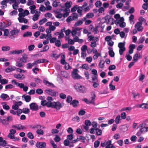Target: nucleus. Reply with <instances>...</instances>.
I'll return each mask as SVG.
<instances>
[{
    "label": "nucleus",
    "mask_w": 148,
    "mask_h": 148,
    "mask_svg": "<svg viewBox=\"0 0 148 148\" xmlns=\"http://www.w3.org/2000/svg\"><path fill=\"white\" fill-rule=\"evenodd\" d=\"M41 104L43 106H46L48 108L51 107L56 109L57 110H59L63 106L62 104L58 101L51 102L47 101L45 100L41 101Z\"/></svg>",
    "instance_id": "nucleus-1"
},
{
    "label": "nucleus",
    "mask_w": 148,
    "mask_h": 148,
    "mask_svg": "<svg viewBox=\"0 0 148 148\" xmlns=\"http://www.w3.org/2000/svg\"><path fill=\"white\" fill-rule=\"evenodd\" d=\"M140 22H137L135 25V27L137 29L138 32H142L143 28L142 26L143 22L145 23L146 21L145 19L142 17H140L139 18Z\"/></svg>",
    "instance_id": "nucleus-2"
},
{
    "label": "nucleus",
    "mask_w": 148,
    "mask_h": 148,
    "mask_svg": "<svg viewBox=\"0 0 148 148\" xmlns=\"http://www.w3.org/2000/svg\"><path fill=\"white\" fill-rule=\"evenodd\" d=\"M74 88L77 91L80 93H85L86 92V89L85 87L79 84L75 85Z\"/></svg>",
    "instance_id": "nucleus-3"
},
{
    "label": "nucleus",
    "mask_w": 148,
    "mask_h": 148,
    "mask_svg": "<svg viewBox=\"0 0 148 148\" xmlns=\"http://www.w3.org/2000/svg\"><path fill=\"white\" fill-rule=\"evenodd\" d=\"M125 42H119L118 44V46L120 49L119 53L120 55L123 54V51L125 50Z\"/></svg>",
    "instance_id": "nucleus-4"
},
{
    "label": "nucleus",
    "mask_w": 148,
    "mask_h": 148,
    "mask_svg": "<svg viewBox=\"0 0 148 148\" xmlns=\"http://www.w3.org/2000/svg\"><path fill=\"white\" fill-rule=\"evenodd\" d=\"M45 92L49 95H51L53 97H56L58 95V92L54 91L53 90L50 89L45 90Z\"/></svg>",
    "instance_id": "nucleus-5"
},
{
    "label": "nucleus",
    "mask_w": 148,
    "mask_h": 148,
    "mask_svg": "<svg viewBox=\"0 0 148 148\" xmlns=\"http://www.w3.org/2000/svg\"><path fill=\"white\" fill-rule=\"evenodd\" d=\"M77 69H74L72 73V77L74 79H78L82 78V77L77 74Z\"/></svg>",
    "instance_id": "nucleus-6"
},
{
    "label": "nucleus",
    "mask_w": 148,
    "mask_h": 148,
    "mask_svg": "<svg viewBox=\"0 0 148 148\" xmlns=\"http://www.w3.org/2000/svg\"><path fill=\"white\" fill-rule=\"evenodd\" d=\"M30 109L33 111H36L38 109V106L36 103H32L29 105Z\"/></svg>",
    "instance_id": "nucleus-7"
},
{
    "label": "nucleus",
    "mask_w": 148,
    "mask_h": 148,
    "mask_svg": "<svg viewBox=\"0 0 148 148\" xmlns=\"http://www.w3.org/2000/svg\"><path fill=\"white\" fill-rule=\"evenodd\" d=\"M36 146L38 148H45L46 144L45 142H37L36 145Z\"/></svg>",
    "instance_id": "nucleus-8"
},
{
    "label": "nucleus",
    "mask_w": 148,
    "mask_h": 148,
    "mask_svg": "<svg viewBox=\"0 0 148 148\" xmlns=\"http://www.w3.org/2000/svg\"><path fill=\"white\" fill-rule=\"evenodd\" d=\"M91 97L90 98V100H89L90 103L95 104V101L96 96L94 92H92L91 93Z\"/></svg>",
    "instance_id": "nucleus-9"
},
{
    "label": "nucleus",
    "mask_w": 148,
    "mask_h": 148,
    "mask_svg": "<svg viewBox=\"0 0 148 148\" xmlns=\"http://www.w3.org/2000/svg\"><path fill=\"white\" fill-rule=\"evenodd\" d=\"M14 77L19 80H23L25 77L24 75L22 74H14Z\"/></svg>",
    "instance_id": "nucleus-10"
},
{
    "label": "nucleus",
    "mask_w": 148,
    "mask_h": 148,
    "mask_svg": "<svg viewBox=\"0 0 148 148\" xmlns=\"http://www.w3.org/2000/svg\"><path fill=\"white\" fill-rule=\"evenodd\" d=\"M24 52V50L22 49L19 50H15L11 51L10 52V54H19Z\"/></svg>",
    "instance_id": "nucleus-11"
},
{
    "label": "nucleus",
    "mask_w": 148,
    "mask_h": 148,
    "mask_svg": "<svg viewBox=\"0 0 148 148\" xmlns=\"http://www.w3.org/2000/svg\"><path fill=\"white\" fill-rule=\"evenodd\" d=\"M27 55L25 53H24L22 56V57L20 58L19 60L20 61L24 63H26L27 62Z\"/></svg>",
    "instance_id": "nucleus-12"
},
{
    "label": "nucleus",
    "mask_w": 148,
    "mask_h": 148,
    "mask_svg": "<svg viewBox=\"0 0 148 148\" xmlns=\"http://www.w3.org/2000/svg\"><path fill=\"white\" fill-rule=\"evenodd\" d=\"M40 12L39 11H36L35 14L33 16L32 19L34 21H37L38 19V17L40 16Z\"/></svg>",
    "instance_id": "nucleus-13"
},
{
    "label": "nucleus",
    "mask_w": 148,
    "mask_h": 148,
    "mask_svg": "<svg viewBox=\"0 0 148 148\" xmlns=\"http://www.w3.org/2000/svg\"><path fill=\"white\" fill-rule=\"evenodd\" d=\"M16 69V67L15 66H9L5 70V71L6 72L8 73L15 70Z\"/></svg>",
    "instance_id": "nucleus-14"
},
{
    "label": "nucleus",
    "mask_w": 148,
    "mask_h": 148,
    "mask_svg": "<svg viewBox=\"0 0 148 148\" xmlns=\"http://www.w3.org/2000/svg\"><path fill=\"white\" fill-rule=\"evenodd\" d=\"M79 103V101L77 100L74 99L70 103V105H72L73 107L76 108L78 106Z\"/></svg>",
    "instance_id": "nucleus-15"
},
{
    "label": "nucleus",
    "mask_w": 148,
    "mask_h": 148,
    "mask_svg": "<svg viewBox=\"0 0 148 148\" xmlns=\"http://www.w3.org/2000/svg\"><path fill=\"white\" fill-rule=\"evenodd\" d=\"M43 83L45 85H47L48 87H51V88H54L55 87V86L53 84L49 82L48 81L46 80H44Z\"/></svg>",
    "instance_id": "nucleus-16"
},
{
    "label": "nucleus",
    "mask_w": 148,
    "mask_h": 148,
    "mask_svg": "<svg viewBox=\"0 0 148 148\" xmlns=\"http://www.w3.org/2000/svg\"><path fill=\"white\" fill-rule=\"evenodd\" d=\"M108 49H109V51H108V54L111 57H114V56L115 53L113 51L112 48L109 47L108 48Z\"/></svg>",
    "instance_id": "nucleus-17"
},
{
    "label": "nucleus",
    "mask_w": 148,
    "mask_h": 148,
    "mask_svg": "<svg viewBox=\"0 0 148 148\" xmlns=\"http://www.w3.org/2000/svg\"><path fill=\"white\" fill-rule=\"evenodd\" d=\"M19 87L21 88H23V90L25 92H26L28 89V87L24 86L23 83H21Z\"/></svg>",
    "instance_id": "nucleus-18"
},
{
    "label": "nucleus",
    "mask_w": 148,
    "mask_h": 148,
    "mask_svg": "<svg viewBox=\"0 0 148 148\" xmlns=\"http://www.w3.org/2000/svg\"><path fill=\"white\" fill-rule=\"evenodd\" d=\"M32 35V34L31 32H25L23 35V37L24 38L27 37H30Z\"/></svg>",
    "instance_id": "nucleus-19"
},
{
    "label": "nucleus",
    "mask_w": 148,
    "mask_h": 148,
    "mask_svg": "<svg viewBox=\"0 0 148 148\" xmlns=\"http://www.w3.org/2000/svg\"><path fill=\"white\" fill-rule=\"evenodd\" d=\"M95 130L96 131V133L97 136H100L102 134V130L97 128H96L95 129Z\"/></svg>",
    "instance_id": "nucleus-20"
},
{
    "label": "nucleus",
    "mask_w": 148,
    "mask_h": 148,
    "mask_svg": "<svg viewBox=\"0 0 148 148\" xmlns=\"http://www.w3.org/2000/svg\"><path fill=\"white\" fill-rule=\"evenodd\" d=\"M36 61L38 64L43 63L44 62L48 63L49 62V61L44 59L38 60Z\"/></svg>",
    "instance_id": "nucleus-21"
},
{
    "label": "nucleus",
    "mask_w": 148,
    "mask_h": 148,
    "mask_svg": "<svg viewBox=\"0 0 148 148\" xmlns=\"http://www.w3.org/2000/svg\"><path fill=\"white\" fill-rule=\"evenodd\" d=\"M19 32V30L16 29V30H12L10 32V33L12 36H14V35H17Z\"/></svg>",
    "instance_id": "nucleus-22"
},
{
    "label": "nucleus",
    "mask_w": 148,
    "mask_h": 148,
    "mask_svg": "<svg viewBox=\"0 0 148 148\" xmlns=\"http://www.w3.org/2000/svg\"><path fill=\"white\" fill-rule=\"evenodd\" d=\"M111 141L110 140L108 141L106 143L107 146H106L105 148H111L112 147L113 145L111 143Z\"/></svg>",
    "instance_id": "nucleus-23"
},
{
    "label": "nucleus",
    "mask_w": 148,
    "mask_h": 148,
    "mask_svg": "<svg viewBox=\"0 0 148 148\" xmlns=\"http://www.w3.org/2000/svg\"><path fill=\"white\" fill-rule=\"evenodd\" d=\"M105 61L103 60H101L99 64V68L102 69L104 66Z\"/></svg>",
    "instance_id": "nucleus-24"
},
{
    "label": "nucleus",
    "mask_w": 148,
    "mask_h": 148,
    "mask_svg": "<svg viewBox=\"0 0 148 148\" xmlns=\"http://www.w3.org/2000/svg\"><path fill=\"white\" fill-rule=\"evenodd\" d=\"M10 47L9 46H3L1 47V50L3 51H6L10 50Z\"/></svg>",
    "instance_id": "nucleus-25"
},
{
    "label": "nucleus",
    "mask_w": 148,
    "mask_h": 148,
    "mask_svg": "<svg viewBox=\"0 0 148 148\" xmlns=\"http://www.w3.org/2000/svg\"><path fill=\"white\" fill-rule=\"evenodd\" d=\"M138 58V54L137 53L135 54L133 57V61L134 62H136L137 61Z\"/></svg>",
    "instance_id": "nucleus-26"
},
{
    "label": "nucleus",
    "mask_w": 148,
    "mask_h": 148,
    "mask_svg": "<svg viewBox=\"0 0 148 148\" xmlns=\"http://www.w3.org/2000/svg\"><path fill=\"white\" fill-rule=\"evenodd\" d=\"M148 127H143L141 128L140 130V131L142 133H144L148 131Z\"/></svg>",
    "instance_id": "nucleus-27"
},
{
    "label": "nucleus",
    "mask_w": 148,
    "mask_h": 148,
    "mask_svg": "<svg viewBox=\"0 0 148 148\" xmlns=\"http://www.w3.org/2000/svg\"><path fill=\"white\" fill-rule=\"evenodd\" d=\"M22 62L18 61L16 63V66L19 67H22L24 64Z\"/></svg>",
    "instance_id": "nucleus-28"
},
{
    "label": "nucleus",
    "mask_w": 148,
    "mask_h": 148,
    "mask_svg": "<svg viewBox=\"0 0 148 148\" xmlns=\"http://www.w3.org/2000/svg\"><path fill=\"white\" fill-rule=\"evenodd\" d=\"M24 96V98L25 99V101L27 102H29L31 99V98L29 96L27 95L26 96H24V95H23V97Z\"/></svg>",
    "instance_id": "nucleus-29"
},
{
    "label": "nucleus",
    "mask_w": 148,
    "mask_h": 148,
    "mask_svg": "<svg viewBox=\"0 0 148 148\" xmlns=\"http://www.w3.org/2000/svg\"><path fill=\"white\" fill-rule=\"evenodd\" d=\"M78 16V15L77 13H74L73 16H72V20L75 21L77 20Z\"/></svg>",
    "instance_id": "nucleus-30"
},
{
    "label": "nucleus",
    "mask_w": 148,
    "mask_h": 148,
    "mask_svg": "<svg viewBox=\"0 0 148 148\" xmlns=\"http://www.w3.org/2000/svg\"><path fill=\"white\" fill-rule=\"evenodd\" d=\"M139 106L140 108L144 109H148V106L147 104L143 103L141 105H139Z\"/></svg>",
    "instance_id": "nucleus-31"
},
{
    "label": "nucleus",
    "mask_w": 148,
    "mask_h": 148,
    "mask_svg": "<svg viewBox=\"0 0 148 148\" xmlns=\"http://www.w3.org/2000/svg\"><path fill=\"white\" fill-rule=\"evenodd\" d=\"M47 21V19L46 18H43V19L40 20L38 23L39 24L42 25Z\"/></svg>",
    "instance_id": "nucleus-32"
},
{
    "label": "nucleus",
    "mask_w": 148,
    "mask_h": 148,
    "mask_svg": "<svg viewBox=\"0 0 148 148\" xmlns=\"http://www.w3.org/2000/svg\"><path fill=\"white\" fill-rule=\"evenodd\" d=\"M65 6L66 8H65L64 9V11H67L69 10V8H70L71 7V6L70 4V3H67L66 2L65 3Z\"/></svg>",
    "instance_id": "nucleus-33"
},
{
    "label": "nucleus",
    "mask_w": 148,
    "mask_h": 148,
    "mask_svg": "<svg viewBox=\"0 0 148 148\" xmlns=\"http://www.w3.org/2000/svg\"><path fill=\"white\" fill-rule=\"evenodd\" d=\"M22 112L24 114H28L30 112V110L29 108H24L22 109Z\"/></svg>",
    "instance_id": "nucleus-34"
},
{
    "label": "nucleus",
    "mask_w": 148,
    "mask_h": 148,
    "mask_svg": "<svg viewBox=\"0 0 148 148\" xmlns=\"http://www.w3.org/2000/svg\"><path fill=\"white\" fill-rule=\"evenodd\" d=\"M9 96L8 95L3 93L0 96V98L2 99L3 100H5Z\"/></svg>",
    "instance_id": "nucleus-35"
},
{
    "label": "nucleus",
    "mask_w": 148,
    "mask_h": 148,
    "mask_svg": "<svg viewBox=\"0 0 148 148\" xmlns=\"http://www.w3.org/2000/svg\"><path fill=\"white\" fill-rule=\"evenodd\" d=\"M82 23V21L81 20H79L75 24L74 26L75 27H77L81 25Z\"/></svg>",
    "instance_id": "nucleus-36"
},
{
    "label": "nucleus",
    "mask_w": 148,
    "mask_h": 148,
    "mask_svg": "<svg viewBox=\"0 0 148 148\" xmlns=\"http://www.w3.org/2000/svg\"><path fill=\"white\" fill-rule=\"evenodd\" d=\"M94 16L93 13H88L86 15V17L88 18H91Z\"/></svg>",
    "instance_id": "nucleus-37"
},
{
    "label": "nucleus",
    "mask_w": 148,
    "mask_h": 148,
    "mask_svg": "<svg viewBox=\"0 0 148 148\" xmlns=\"http://www.w3.org/2000/svg\"><path fill=\"white\" fill-rule=\"evenodd\" d=\"M21 124H16L12 126V127L13 128H16L17 130H21L20 127Z\"/></svg>",
    "instance_id": "nucleus-38"
},
{
    "label": "nucleus",
    "mask_w": 148,
    "mask_h": 148,
    "mask_svg": "<svg viewBox=\"0 0 148 148\" xmlns=\"http://www.w3.org/2000/svg\"><path fill=\"white\" fill-rule=\"evenodd\" d=\"M79 68H83V69L88 70L89 69V67L88 64H83L82 66H80Z\"/></svg>",
    "instance_id": "nucleus-39"
},
{
    "label": "nucleus",
    "mask_w": 148,
    "mask_h": 148,
    "mask_svg": "<svg viewBox=\"0 0 148 148\" xmlns=\"http://www.w3.org/2000/svg\"><path fill=\"white\" fill-rule=\"evenodd\" d=\"M27 136L30 139H33L34 138L33 134L31 132H29L27 134Z\"/></svg>",
    "instance_id": "nucleus-40"
},
{
    "label": "nucleus",
    "mask_w": 148,
    "mask_h": 148,
    "mask_svg": "<svg viewBox=\"0 0 148 148\" xmlns=\"http://www.w3.org/2000/svg\"><path fill=\"white\" fill-rule=\"evenodd\" d=\"M36 132L38 135H43L44 133L43 130L40 129H38L36 130Z\"/></svg>",
    "instance_id": "nucleus-41"
},
{
    "label": "nucleus",
    "mask_w": 148,
    "mask_h": 148,
    "mask_svg": "<svg viewBox=\"0 0 148 148\" xmlns=\"http://www.w3.org/2000/svg\"><path fill=\"white\" fill-rule=\"evenodd\" d=\"M72 97L70 95H69L68 96H67V97L66 101L67 102L70 103H71V101H72Z\"/></svg>",
    "instance_id": "nucleus-42"
},
{
    "label": "nucleus",
    "mask_w": 148,
    "mask_h": 148,
    "mask_svg": "<svg viewBox=\"0 0 148 148\" xmlns=\"http://www.w3.org/2000/svg\"><path fill=\"white\" fill-rule=\"evenodd\" d=\"M54 140L55 142H58L60 140L61 138L58 135H56L55 137L54 138Z\"/></svg>",
    "instance_id": "nucleus-43"
},
{
    "label": "nucleus",
    "mask_w": 148,
    "mask_h": 148,
    "mask_svg": "<svg viewBox=\"0 0 148 148\" xmlns=\"http://www.w3.org/2000/svg\"><path fill=\"white\" fill-rule=\"evenodd\" d=\"M120 115H118L116 116L115 120L116 124H118L119 123V121L120 120Z\"/></svg>",
    "instance_id": "nucleus-44"
},
{
    "label": "nucleus",
    "mask_w": 148,
    "mask_h": 148,
    "mask_svg": "<svg viewBox=\"0 0 148 148\" xmlns=\"http://www.w3.org/2000/svg\"><path fill=\"white\" fill-rule=\"evenodd\" d=\"M3 108L6 110H8L10 109V106L7 104H5L3 105Z\"/></svg>",
    "instance_id": "nucleus-45"
},
{
    "label": "nucleus",
    "mask_w": 148,
    "mask_h": 148,
    "mask_svg": "<svg viewBox=\"0 0 148 148\" xmlns=\"http://www.w3.org/2000/svg\"><path fill=\"white\" fill-rule=\"evenodd\" d=\"M142 8L145 10H146L148 8V3H144L142 5Z\"/></svg>",
    "instance_id": "nucleus-46"
},
{
    "label": "nucleus",
    "mask_w": 148,
    "mask_h": 148,
    "mask_svg": "<svg viewBox=\"0 0 148 148\" xmlns=\"http://www.w3.org/2000/svg\"><path fill=\"white\" fill-rule=\"evenodd\" d=\"M102 5L101 2L100 1H97L95 3V5L97 8H99Z\"/></svg>",
    "instance_id": "nucleus-47"
},
{
    "label": "nucleus",
    "mask_w": 148,
    "mask_h": 148,
    "mask_svg": "<svg viewBox=\"0 0 148 148\" xmlns=\"http://www.w3.org/2000/svg\"><path fill=\"white\" fill-rule=\"evenodd\" d=\"M100 144V141L98 140L95 141L94 143V147L96 148L98 147Z\"/></svg>",
    "instance_id": "nucleus-48"
},
{
    "label": "nucleus",
    "mask_w": 148,
    "mask_h": 148,
    "mask_svg": "<svg viewBox=\"0 0 148 148\" xmlns=\"http://www.w3.org/2000/svg\"><path fill=\"white\" fill-rule=\"evenodd\" d=\"M7 142L5 140H3L2 141L0 142V145L2 147L5 146Z\"/></svg>",
    "instance_id": "nucleus-49"
},
{
    "label": "nucleus",
    "mask_w": 148,
    "mask_h": 148,
    "mask_svg": "<svg viewBox=\"0 0 148 148\" xmlns=\"http://www.w3.org/2000/svg\"><path fill=\"white\" fill-rule=\"evenodd\" d=\"M18 105H17L16 103L15 102L14 103V104L12 105V109L14 110H17L19 108L18 106Z\"/></svg>",
    "instance_id": "nucleus-50"
},
{
    "label": "nucleus",
    "mask_w": 148,
    "mask_h": 148,
    "mask_svg": "<svg viewBox=\"0 0 148 148\" xmlns=\"http://www.w3.org/2000/svg\"><path fill=\"white\" fill-rule=\"evenodd\" d=\"M87 49V47L86 45H84L82 46L81 48V50L83 52H85Z\"/></svg>",
    "instance_id": "nucleus-51"
},
{
    "label": "nucleus",
    "mask_w": 148,
    "mask_h": 148,
    "mask_svg": "<svg viewBox=\"0 0 148 148\" xmlns=\"http://www.w3.org/2000/svg\"><path fill=\"white\" fill-rule=\"evenodd\" d=\"M70 141L68 139H66L64 141V145L67 146L69 145Z\"/></svg>",
    "instance_id": "nucleus-52"
},
{
    "label": "nucleus",
    "mask_w": 148,
    "mask_h": 148,
    "mask_svg": "<svg viewBox=\"0 0 148 148\" xmlns=\"http://www.w3.org/2000/svg\"><path fill=\"white\" fill-rule=\"evenodd\" d=\"M49 47L48 45H45L43 47V50H41L40 51V52H42L46 51L49 49Z\"/></svg>",
    "instance_id": "nucleus-53"
},
{
    "label": "nucleus",
    "mask_w": 148,
    "mask_h": 148,
    "mask_svg": "<svg viewBox=\"0 0 148 148\" xmlns=\"http://www.w3.org/2000/svg\"><path fill=\"white\" fill-rule=\"evenodd\" d=\"M85 124L86 125L89 126L91 125V123L89 120H86L85 121Z\"/></svg>",
    "instance_id": "nucleus-54"
},
{
    "label": "nucleus",
    "mask_w": 148,
    "mask_h": 148,
    "mask_svg": "<svg viewBox=\"0 0 148 148\" xmlns=\"http://www.w3.org/2000/svg\"><path fill=\"white\" fill-rule=\"evenodd\" d=\"M83 8L82 7H79L77 8V12L79 13L80 16L82 15V11Z\"/></svg>",
    "instance_id": "nucleus-55"
},
{
    "label": "nucleus",
    "mask_w": 148,
    "mask_h": 148,
    "mask_svg": "<svg viewBox=\"0 0 148 148\" xmlns=\"http://www.w3.org/2000/svg\"><path fill=\"white\" fill-rule=\"evenodd\" d=\"M1 84H6L8 83V81L6 79H2L1 81Z\"/></svg>",
    "instance_id": "nucleus-56"
},
{
    "label": "nucleus",
    "mask_w": 148,
    "mask_h": 148,
    "mask_svg": "<svg viewBox=\"0 0 148 148\" xmlns=\"http://www.w3.org/2000/svg\"><path fill=\"white\" fill-rule=\"evenodd\" d=\"M55 44L56 46L60 47L61 46V42L60 41L58 40H56L55 42Z\"/></svg>",
    "instance_id": "nucleus-57"
},
{
    "label": "nucleus",
    "mask_w": 148,
    "mask_h": 148,
    "mask_svg": "<svg viewBox=\"0 0 148 148\" xmlns=\"http://www.w3.org/2000/svg\"><path fill=\"white\" fill-rule=\"evenodd\" d=\"M36 93L41 95L43 93V91L40 88H38L36 90Z\"/></svg>",
    "instance_id": "nucleus-58"
},
{
    "label": "nucleus",
    "mask_w": 148,
    "mask_h": 148,
    "mask_svg": "<svg viewBox=\"0 0 148 148\" xmlns=\"http://www.w3.org/2000/svg\"><path fill=\"white\" fill-rule=\"evenodd\" d=\"M97 45L96 42L95 41L91 42L90 45V47L94 48Z\"/></svg>",
    "instance_id": "nucleus-59"
},
{
    "label": "nucleus",
    "mask_w": 148,
    "mask_h": 148,
    "mask_svg": "<svg viewBox=\"0 0 148 148\" xmlns=\"http://www.w3.org/2000/svg\"><path fill=\"white\" fill-rule=\"evenodd\" d=\"M57 14L56 16V17L58 18H61L62 16V14L61 13H60L59 12H57L56 13Z\"/></svg>",
    "instance_id": "nucleus-60"
},
{
    "label": "nucleus",
    "mask_w": 148,
    "mask_h": 148,
    "mask_svg": "<svg viewBox=\"0 0 148 148\" xmlns=\"http://www.w3.org/2000/svg\"><path fill=\"white\" fill-rule=\"evenodd\" d=\"M116 66L114 65H111L109 66L108 67V69L109 70H114L116 69Z\"/></svg>",
    "instance_id": "nucleus-61"
},
{
    "label": "nucleus",
    "mask_w": 148,
    "mask_h": 148,
    "mask_svg": "<svg viewBox=\"0 0 148 148\" xmlns=\"http://www.w3.org/2000/svg\"><path fill=\"white\" fill-rule=\"evenodd\" d=\"M9 34V30L8 29H5L4 30L3 35L5 36H7Z\"/></svg>",
    "instance_id": "nucleus-62"
},
{
    "label": "nucleus",
    "mask_w": 148,
    "mask_h": 148,
    "mask_svg": "<svg viewBox=\"0 0 148 148\" xmlns=\"http://www.w3.org/2000/svg\"><path fill=\"white\" fill-rule=\"evenodd\" d=\"M77 5H76L71 8V12H73L75 11L77 9Z\"/></svg>",
    "instance_id": "nucleus-63"
},
{
    "label": "nucleus",
    "mask_w": 148,
    "mask_h": 148,
    "mask_svg": "<svg viewBox=\"0 0 148 148\" xmlns=\"http://www.w3.org/2000/svg\"><path fill=\"white\" fill-rule=\"evenodd\" d=\"M123 4L122 3H120L117 4L116 5V7L117 8L121 9L123 7Z\"/></svg>",
    "instance_id": "nucleus-64"
}]
</instances>
